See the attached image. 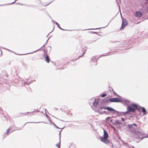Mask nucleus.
I'll return each instance as SVG.
<instances>
[{
  "mask_svg": "<svg viewBox=\"0 0 148 148\" xmlns=\"http://www.w3.org/2000/svg\"><path fill=\"white\" fill-rule=\"evenodd\" d=\"M104 131L103 135V136L101 137V140L106 144H108L110 143L109 140L108 139V134L106 131L103 129Z\"/></svg>",
  "mask_w": 148,
  "mask_h": 148,
  "instance_id": "obj_1",
  "label": "nucleus"
},
{
  "mask_svg": "<svg viewBox=\"0 0 148 148\" xmlns=\"http://www.w3.org/2000/svg\"><path fill=\"white\" fill-rule=\"evenodd\" d=\"M137 127V125L134 123L128 125L129 131L134 134H136L137 132V130L136 128Z\"/></svg>",
  "mask_w": 148,
  "mask_h": 148,
  "instance_id": "obj_2",
  "label": "nucleus"
},
{
  "mask_svg": "<svg viewBox=\"0 0 148 148\" xmlns=\"http://www.w3.org/2000/svg\"><path fill=\"white\" fill-rule=\"evenodd\" d=\"M103 109H104L105 110H107L108 111H110V112H112V110H114V109L108 107L103 106L99 107L98 108V109L97 110H95V112H98L99 113H101V114H102V113H101L100 112V110Z\"/></svg>",
  "mask_w": 148,
  "mask_h": 148,
  "instance_id": "obj_3",
  "label": "nucleus"
},
{
  "mask_svg": "<svg viewBox=\"0 0 148 148\" xmlns=\"http://www.w3.org/2000/svg\"><path fill=\"white\" fill-rule=\"evenodd\" d=\"M136 108H132L130 106H128L127 107V111L125 112L127 114L129 112H132L134 113L135 112Z\"/></svg>",
  "mask_w": 148,
  "mask_h": 148,
  "instance_id": "obj_4",
  "label": "nucleus"
},
{
  "mask_svg": "<svg viewBox=\"0 0 148 148\" xmlns=\"http://www.w3.org/2000/svg\"><path fill=\"white\" fill-rule=\"evenodd\" d=\"M115 112H116L117 114H118L119 116L127 114L126 113H125V112H119L115 110L114 109V110H112V112H111L113 114H116V113H115Z\"/></svg>",
  "mask_w": 148,
  "mask_h": 148,
  "instance_id": "obj_5",
  "label": "nucleus"
},
{
  "mask_svg": "<svg viewBox=\"0 0 148 148\" xmlns=\"http://www.w3.org/2000/svg\"><path fill=\"white\" fill-rule=\"evenodd\" d=\"M127 25V21L126 19L122 18V24L121 27V29H123Z\"/></svg>",
  "mask_w": 148,
  "mask_h": 148,
  "instance_id": "obj_6",
  "label": "nucleus"
},
{
  "mask_svg": "<svg viewBox=\"0 0 148 148\" xmlns=\"http://www.w3.org/2000/svg\"><path fill=\"white\" fill-rule=\"evenodd\" d=\"M109 100L111 102H121L122 101L118 98H115L110 99Z\"/></svg>",
  "mask_w": 148,
  "mask_h": 148,
  "instance_id": "obj_7",
  "label": "nucleus"
},
{
  "mask_svg": "<svg viewBox=\"0 0 148 148\" xmlns=\"http://www.w3.org/2000/svg\"><path fill=\"white\" fill-rule=\"evenodd\" d=\"M92 100H93L94 102H93L92 103L93 107H94L95 108H96L98 107V103H99V100L98 99H95L92 98Z\"/></svg>",
  "mask_w": 148,
  "mask_h": 148,
  "instance_id": "obj_8",
  "label": "nucleus"
},
{
  "mask_svg": "<svg viewBox=\"0 0 148 148\" xmlns=\"http://www.w3.org/2000/svg\"><path fill=\"white\" fill-rule=\"evenodd\" d=\"M143 15L142 13L140 11L136 12L135 13L136 16L138 18L141 17Z\"/></svg>",
  "mask_w": 148,
  "mask_h": 148,
  "instance_id": "obj_9",
  "label": "nucleus"
},
{
  "mask_svg": "<svg viewBox=\"0 0 148 148\" xmlns=\"http://www.w3.org/2000/svg\"><path fill=\"white\" fill-rule=\"evenodd\" d=\"M140 108L142 109V112L143 113V115H145L147 114L146 110L144 108L141 107H140Z\"/></svg>",
  "mask_w": 148,
  "mask_h": 148,
  "instance_id": "obj_10",
  "label": "nucleus"
},
{
  "mask_svg": "<svg viewBox=\"0 0 148 148\" xmlns=\"http://www.w3.org/2000/svg\"><path fill=\"white\" fill-rule=\"evenodd\" d=\"M124 102L126 105L129 106V105L130 104V101L127 99H125L124 101Z\"/></svg>",
  "mask_w": 148,
  "mask_h": 148,
  "instance_id": "obj_11",
  "label": "nucleus"
},
{
  "mask_svg": "<svg viewBox=\"0 0 148 148\" xmlns=\"http://www.w3.org/2000/svg\"><path fill=\"white\" fill-rule=\"evenodd\" d=\"M60 141L59 142L56 144V146L58 148H60Z\"/></svg>",
  "mask_w": 148,
  "mask_h": 148,
  "instance_id": "obj_12",
  "label": "nucleus"
},
{
  "mask_svg": "<svg viewBox=\"0 0 148 148\" xmlns=\"http://www.w3.org/2000/svg\"><path fill=\"white\" fill-rule=\"evenodd\" d=\"M131 106L135 107V108H136V109L137 108V107L138 106L136 104L133 103L131 104Z\"/></svg>",
  "mask_w": 148,
  "mask_h": 148,
  "instance_id": "obj_13",
  "label": "nucleus"
},
{
  "mask_svg": "<svg viewBox=\"0 0 148 148\" xmlns=\"http://www.w3.org/2000/svg\"><path fill=\"white\" fill-rule=\"evenodd\" d=\"M55 23H56V25H57V26L60 29H61V30H65L64 29H62V28L60 27V26H59V24H58V23L56 22Z\"/></svg>",
  "mask_w": 148,
  "mask_h": 148,
  "instance_id": "obj_14",
  "label": "nucleus"
},
{
  "mask_svg": "<svg viewBox=\"0 0 148 148\" xmlns=\"http://www.w3.org/2000/svg\"><path fill=\"white\" fill-rule=\"evenodd\" d=\"M46 61L47 63H49V58L48 56L47 55L46 56Z\"/></svg>",
  "mask_w": 148,
  "mask_h": 148,
  "instance_id": "obj_15",
  "label": "nucleus"
},
{
  "mask_svg": "<svg viewBox=\"0 0 148 148\" xmlns=\"http://www.w3.org/2000/svg\"><path fill=\"white\" fill-rule=\"evenodd\" d=\"M10 127L6 131V134L8 135V134H9V131L10 130Z\"/></svg>",
  "mask_w": 148,
  "mask_h": 148,
  "instance_id": "obj_16",
  "label": "nucleus"
},
{
  "mask_svg": "<svg viewBox=\"0 0 148 148\" xmlns=\"http://www.w3.org/2000/svg\"><path fill=\"white\" fill-rule=\"evenodd\" d=\"M107 95L106 94H103L101 95V97H105Z\"/></svg>",
  "mask_w": 148,
  "mask_h": 148,
  "instance_id": "obj_17",
  "label": "nucleus"
},
{
  "mask_svg": "<svg viewBox=\"0 0 148 148\" xmlns=\"http://www.w3.org/2000/svg\"><path fill=\"white\" fill-rule=\"evenodd\" d=\"M96 57L95 56H94V57H92V60H95L96 59Z\"/></svg>",
  "mask_w": 148,
  "mask_h": 148,
  "instance_id": "obj_18",
  "label": "nucleus"
},
{
  "mask_svg": "<svg viewBox=\"0 0 148 148\" xmlns=\"http://www.w3.org/2000/svg\"><path fill=\"white\" fill-rule=\"evenodd\" d=\"M99 28H97L95 29H85L84 30H89V29H99Z\"/></svg>",
  "mask_w": 148,
  "mask_h": 148,
  "instance_id": "obj_19",
  "label": "nucleus"
},
{
  "mask_svg": "<svg viewBox=\"0 0 148 148\" xmlns=\"http://www.w3.org/2000/svg\"><path fill=\"white\" fill-rule=\"evenodd\" d=\"M121 120L122 121H125V119L124 118H122V117H121Z\"/></svg>",
  "mask_w": 148,
  "mask_h": 148,
  "instance_id": "obj_20",
  "label": "nucleus"
},
{
  "mask_svg": "<svg viewBox=\"0 0 148 148\" xmlns=\"http://www.w3.org/2000/svg\"><path fill=\"white\" fill-rule=\"evenodd\" d=\"M49 39H48L47 40V41H46V43H45V44L44 45L42 46V47H44L45 46V45H46V44H47V41L48 40H49Z\"/></svg>",
  "mask_w": 148,
  "mask_h": 148,
  "instance_id": "obj_21",
  "label": "nucleus"
},
{
  "mask_svg": "<svg viewBox=\"0 0 148 148\" xmlns=\"http://www.w3.org/2000/svg\"><path fill=\"white\" fill-rule=\"evenodd\" d=\"M29 53H27L24 54H17L18 55H26V54H29Z\"/></svg>",
  "mask_w": 148,
  "mask_h": 148,
  "instance_id": "obj_22",
  "label": "nucleus"
},
{
  "mask_svg": "<svg viewBox=\"0 0 148 148\" xmlns=\"http://www.w3.org/2000/svg\"><path fill=\"white\" fill-rule=\"evenodd\" d=\"M84 53H85V52H84L83 53V54H82V55L81 56H79V57L77 58V59H79V57H82V56H83L84 54Z\"/></svg>",
  "mask_w": 148,
  "mask_h": 148,
  "instance_id": "obj_23",
  "label": "nucleus"
},
{
  "mask_svg": "<svg viewBox=\"0 0 148 148\" xmlns=\"http://www.w3.org/2000/svg\"><path fill=\"white\" fill-rule=\"evenodd\" d=\"M108 55H101V56H100V57H101V56H108ZM99 58H98V59H99Z\"/></svg>",
  "mask_w": 148,
  "mask_h": 148,
  "instance_id": "obj_24",
  "label": "nucleus"
},
{
  "mask_svg": "<svg viewBox=\"0 0 148 148\" xmlns=\"http://www.w3.org/2000/svg\"><path fill=\"white\" fill-rule=\"evenodd\" d=\"M23 83L24 85H25L26 84H30V83Z\"/></svg>",
  "mask_w": 148,
  "mask_h": 148,
  "instance_id": "obj_25",
  "label": "nucleus"
},
{
  "mask_svg": "<svg viewBox=\"0 0 148 148\" xmlns=\"http://www.w3.org/2000/svg\"><path fill=\"white\" fill-rule=\"evenodd\" d=\"M16 1V0H15V1L13 2H12V3H11V4H10L9 5H11V4H13Z\"/></svg>",
  "mask_w": 148,
  "mask_h": 148,
  "instance_id": "obj_26",
  "label": "nucleus"
},
{
  "mask_svg": "<svg viewBox=\"0 0 148 148\" xmlns=\"http://www.w3.org/2000/svg\"><path fill=\"white\" fill-rule=\"evenodd\" d=\"M29 113V112H28L27 113H24V115H27V113Z\"/></svg>",
  "mask_w": 148,
  "mask_h": 148,
  "instance_id": "obj_27",
  "label": "nucleus"
},
{
  "mask_svg": "<svg viewBox=\"0 0 148 148\" xmlns=\"http://www.w3.org/2000/svg\"><path fill=\"white\" fill-rule=\"evenodd\" d=\"M54 124V125L55 126V127H56L57 128H58V129H59L60 128L59 127H58V126H56L55 124Z\"/></svg>",
  "mask_w": 148,
  "mask_h": 148,
  "instance_id": "obj_28",
  "label": "nucleus"
},
{
  "mask_svg": "<svg viewBox=\"0 0 148 148\" xmlns=\"http://www.w3.org/2000/svg\"><path fill=\"white\" fill-rule=\"evenodd\" d=\"M16 4H20V5H22V4H21L19 3H16Z\"/></svg>",
  "mask_w": 148,
  "mask_h": 148,
  "instance_id": "obj_29",
  "label": "nucleus"
},
{
  "mask_svg": "<svg viewBox=\"0 0 148 148\" xmlns=\"http://www.w3.org/2000/svg\"><path fill=\"white\" fill-rule=\"evenodd\" d=\"M117 123L121 124V122H117Z\"/></svg>",
  "mask_w": 148,
  "mask_h": 148,
  "instance_id": "obj_30",
  "label": "nucleus"
},
{
  "mask_svg": "<svg viewBox=\"0 0 148 148\" xmlns=\"http://www.w3.org/2000/svg\"><path fill=\"white\" fill-rule=\"evenodd\" d=\"M61 131V130H60V132L59 133V135H60V132Z\"/></svg>",
  "mask_w": 148,
  "mask_h": 148,
  "instance_id": "obj_31",
  "label": "nucleus"
},
{
  "mask_svg": "<svg viewBox=\"0 0 148 148\" xmlns=\"http://www.w3.org/2000/svg\"><path fill=\"white\" fill-rule=\"evenodd\" d=\"M11 130L12 131L11 132H12L14 131V130H12V129H11Z\"/></svg>",
  "mask_w": 148,
  "mask_h": 148,
  "instance_id": "obj_32",
  "label": "nucleus"
},
{
  "mask_svg": "<svg viewBox=\"0 0 148 148\" xmlns=\"http://www.w3.org/2000/svg\"><path fill=\"white\" fill-rule=\"evenodd\" d=\"M91 33H96V32H91Z\"/></svg>",
  "mask_w": 148,
  "mask_h": 148,
  "instance_id": "obj_33",
  "label": "nucleus"
},
{
  "mask_svg": "<svg viewBox=\"0 0 148 148\" xmlns=\"http://www.w3.org/2000/svg\"><path fill=\"white\" fill-rule=\"evenodd\" d=\"M52 22H53V23H55V22H54V21H53V20H52Z\"/></svg>",
  "mask_w": 148,
  "mask_h": 148,
  "instance_id": "obj_34",
  "label": "nucleus"
},
{
  "mask_svg": "<svg viewBox=\"0 0 148 148\" xmlns=\"http://www.w3.org/2000/svg\"><path fill=\"white\" fill-rule=\"evenodd\" d=\"M109 118H110V117H108V118H107L106 119H109Z\"/></svg>",
  "mask_w": 148,
  "mask_h": 148,
  "instance_id": "obj_35",
  "label": "nucleus"
},
{
  "mask_svg": "<svg viewBox=\"0 0 148 148\" xmlns=\"http://www.w3.org/2000/svg\"><path fill=\"white\" fill-rule=\"evenodd\" d=\"M30 123H36L35 122H30Z\"/></svg>",
  "mask_w": 148,
  "mask_h": 148,
  "instance_id": "obj_36",
  "label": "nucleus"
},
{
  "mask_svg": "<svg viewBox=\"0 0 148 148\" xmlns=\"http://www.w3.org/2000/svg\"><path fill=\"white\" fill-rule=\"evenodd\" d=\"M50 47V49H51V47Z\"/></svg>",
  "mask_w": 148,
  "mask_h": 148,
  "instance_id": "obj_37",
  "label": "nucleus"
},
{
  "mask_svg": "<svg viewBox=\"0 0 148 148\" xmlns=\"http://www.w3.org/2000/svg\"><path fill=\"white\" fill-rule=\"evenodd\" d=\"M46 110H46V109H45V111Z\"/></svg>",
  "mask_w": 148,
  "mask_h": 148,
  "instance_id": "obj_38",
  "label": "nucleus"
},
{
  "mask_svg": "<svg viewBox=\"0 0 148 148\" xmlns=\"http://www.w3.org/2000/svg\"><path fill=\"white\" fill-rule=\"evenodd\" d=\"M26 123L24 125H25V124H26V123Z\"/></svg>",
  "mask_w": 148,
  "mask_h": 148,
  "instance_id": "obj_39",
  "label": "nucleus"
},
{
  "mask_svg": "<svg viewBox=\"0 0 148 148\" xmlns=\"http://www.w3.org/2000/svg\"><path fill=\"white\" fill-rule=\"evenodd\" d=\"M121 0H119V1H120Z\"/></svg>",
  "mask_w": 148,
  "mask_h": 148,
  "instance_id": "obj_40",
  "label": "nucleus"
}]
</instances>
